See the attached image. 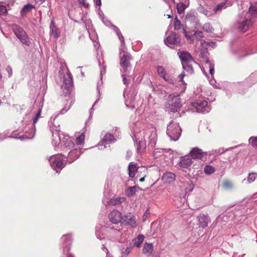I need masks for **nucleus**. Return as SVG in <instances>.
<instances>
[{"mask_svg":"<svg viewBox=\"0 0 257 257\" xmlns=\"http://www.w3.org/2000/svg\"><path fill=\"white\" fill-rule=\"evenodd\" d=\"M182 106L181 101L179 95H170L165 102V106L169 110L175 112L178 111Z\"/></svg>","mask_w":257,"mask_h":257,"instance_id":"f257e3e1","label":"nucleus"},{"mask_svg":"<svg viewBox=\"0 0 257 257\" xmlns=\"http://www.w3.org/2000/svg\"><path fill=\"white\" fill-rule=\"evenodd\" d=\"M12 30L16 36L23 44L27 46L30 45V41L27 33L22 27L17 25H14L12 26Z\"/></svg>","mask_w":257,"mask_h":257,"instance_id":"f03ea898","label":"nucleus"},{"mask_svg":"<svg viewBox=\"0 0 257 257\" xmlns=\"http://www.w3.org/2000/svg\"><path fill=\"white\" fill-rule=\"evenodd\" d=\"M73 79L70 72L68 71L66 75L64 76L62 89L63 93L66 96L69 94L72 89Z\"/></svg>","mask_w":257,"mask_h":257,"instance_id":"7ed1b4c3","label":"nucleus"},{"mask_svg":"<svg viewBox=\"0 0 257 257\" xmlns=\"http://www.w3.org/2000/svg\"><path fill=\"white\" fill-rule=\"evenodd\" d=\"M181 129L177 123H171L167 126V134L174 141L177 140L181 135Z\"/></svg>","mask_w":257,"mask_h":257,"instance_id":"20e7f679","label":"nucleus"},{"mask_svg":"<svg viewBox=\"0 0 257 257\" xmlns=\"http://www.w3.org/2000/svg\"><path fill=\"white\" fill-rule=\"evenodd\" d=\"M49 162L52 168L55 170L57 169H62L64 167L63 158L61 156H55L51 157Z\"/></svg>","mask_w":257,"mask_h":257,"instance_id":"39448f33","label":"nucleus"},{"mask_svg":"<svg viewBox=\"0 0 257 257\" xmlns=\"http://www.w3.org/2000/svg\"><path fill=\"white\" fill-rule=\"evenodd\" d=\"M108 218L110 221L114 224L122 223L123 219L122 213L116 210L111 211L108 214Z\"/></svg>","mask_w":257,"mask_h":257,"instance_id":"423d86ee","label":"nucleus"},{"mask_svg":"<svg viewBox=\"0 0 257 257\" xmlns=\"http://www.w3.org/2000/svg\"><path fill=\"white\" fill-rule=\"evenodd\" d=\"M122 223L130 225L133 228H135L137 226V218L131 213H127L124 215Z\"/></svg>","mask_w":257,"mask_h":257,"instance_id":"0eeeda50","label":"nucleus"},{"mask_svg":"<svg viewBox=\"0 0 257 257\" xmlns=\"http://www.w3.org/2000/svg\"><path fill=\"white\" fill-rule=\"evenodd\" d=\"M208 102L206 100H199L197 102L192 103V105L194 108H195L196 111L197 112H204L207 111L206 107L207 106Z\"/></svg>","mask_w":257,"mask_h":257,"instance_id":"6e6552de","label":"nucleus"},{"mask_svg":"<svg viewBox=\"0 0 257 257\" xmlns=\"http://www.w3.org/2000/svg\"><path fill=\"white\" fill-rule=\"evenodd\" d=\"M81 154V148H74L70 151L67 157V161L69 163H72L77 159Z\"/></svg>","mask_w":257,"mask_h":257,"instance_id":"1a4fd4ad","label":"nucleus"},{"mask_svg":"<svg viewBox=\"0 0 257 257\" xmlns=\"http://www.w3.org/2000/svg\"><path fill=\"white\" fill-rule=\"evenodd\" d=\"M158 75L162 77L165 81L170 83L174 84L175 81L169 76L166 75V72L165 69L163 66H158L157 68ZM176 80H175V82Z\"/></svg>","mask_w":257,"mask_h":257,"instance_id":"9d476101","label":"nucleus"},{"mask_svg":"<svg viewBox=\"0 0 257 257\" xmlns=\"http://www.w3.org/2000/svg\"><path fill=\"white\" fill-rule=\"evenodd\" d=\"M192 164V159L188 156H184L181 157L178 165L183 169H188Z\"/></svg>","mask_w":257,"mask_h":257,"instance_id":"9b49d317","label":"nucleus"},{"mask_svg":"<svg viewBox=\"0 0 257 257\" xmlns=\"http://www.w3.org/2000/svg\"><path fill=\"white\" fill-rule=\"evenodd\" d=\"M185 76V72H183L178 76V85L176 86V87L178 88V91L180 93H183L186 88V83H185L184 81L183 80L184 77Z\"/></svg>","mask_w":257,"mask_h":257,"instance_id":"f8f14e48","label":"nucleus"},{"mask_svg":"<svg viewBox=\"0 0 257 257\" xmlns=\"http://www.w3.org/2000/svg\"><path fill=\"white\" fill-rule=\"evenodd\" d=\"M205 154L198 148H193L189 153L191 157L193 159H201Z\"/></svg>","mask_w":257,"mask_h":257,"instance_id":"ddd939ff","label":"nucleus"},{"mask_svg":"<svg viewBox=\"0 0 257 257\" xmlns=\"http://www.w3.org/2000/svg\"><path fill=\"white\" fill-rule=\"evenodd\" d=\"M180 2L177 4L176 8L177 12L179 14L184 13L186 8L189 6V0H180Z\"/></svg>","mask_w":257,"mask_h":257,"instance_id":"4468645a","label":"nucleus"},{"mask_svg":"<svg viewBox=\"0 0 257 257\" xmlns=\"http://www.w3.org/2000/svg\"><path fill=\"white\" fill-rule=\"evenodd\" d=\"M176 175L171 172H166L162 177V181L164 184H170L175 180Z\"/></svg>","mask_w":257,"mask_h":257,"instance_id":"2eb2a0df","label":"nucleus"},{"mask_svg":"<svg viewBox=\"0 0 257 257\" xmlns=\"http://www.w3.org/2000/svg\"><path fill=\"white\" fill-rule=\"evenodd\" d=\"M197 219L199 224L202 228H205L207 226L208 222L210 221L209 217L207 215L201 214L197 216Z\"/></svg>","mask_w":257,"mask_h":257,"instance_id":"dca6fc26","label":"nucleus"},{"mask_svg":"<svg viewBox=\"0 0 257 257\" xmlns=\"http://www.w3.org/2000/svg\"><path fill=\"white\" fill-rule=\"evenodd\" d=\"M252 22L251 20H246L239 23L237 28L239 31L245 32L248 30L249 28L252 25Z\"/></svg>","mask_w":257,"mask_h":257,"instance_id":"f3484780","label":"nucleus"},{"mask_svg":"<svg viewBox=\"0 0 257 257\" xmlns=\"http://www.w3.org/2000/svg\"><path fill=\"white\" fill-rule=\"evenodd\" d=\"M178 54H179V57L182 62L183 65H184L185 63L190 62L192 60L191 55L187 52L182 51L178 53Z\"/></svg>","mask_w":257,"mask_h":257,"instance_id":"a211bd4d","label":"nucleus"},{"mask_svg":"<svg viewBox=\"0 0 257 257\" xmlns=\"http://www.w3.org/2000/svg\"><path fill=\"white\" fill-rule=\"evenodd\" d=\"M131 59L130 56L127 54H124L120 57V65L124 68V70L129 66Z\"/></svg>","mask_w":257,"mask_h":257,"instance_id":"6ab92c4d","label":"nucleus"},{"mask_svg":"<svg viewBox=\"0 0 257 257\" xmlns=\"http://www.w3.org/2000/svg\"><path fill=\"white\" fill-rule=\"evenodd\" d=\"M165 42L169 45H177L180 41L176 34L173 33L167 38Z\"/></svg>","mask_w":257,"mask_h":257,"instance_id":"aec40b11","label":"nucleus"},{"mask_svg":"<svg viewBox=\"0 0 257 257\" xmlns=\"http://www.w3.org/2000/svg\"><path fill=\"white\" fill-rule=\"evenodd\" d=\"M125 201V198L124 197H119L116 198L113 197L109 200L108 204L110 205L116 206L121 204Z\"/></svg>","mask_w":257,"mask_h":257,"instance_id":"412c9836","label":"nucleus"},{"mask_svg":"<svg viewBox=\"0 0 257 257\" xmlns=\"http://www.w3.org/2000/svg\"><path fill=\"white\" fill-rule=\"evenodd\" d=\"M154 249V246L153 243H145L143 248V252L144 253L146 254L147 256L150 255Z\"/></svg>","mask_w":257,"mask_h":257,"instance_id":"4be33fe9","label":"nucleus"},{"mask_svg":"<svg viewBox=\"0 0 257 257\" xmlns=\"http://www.w3.org/2000/svg\"><path fill=\"white\" fill-rule=\"evenodd\" d=\"M138 168L136 164L131 162L128 167V174L130 177H134L137 172Z\"/></svg>","mask_w":257,"mask_h":257,"instance_id":"5701e85b","label":"nucleus"},{"mask_svg":"<svg viewBox=\"0 0 257 257\" xmlns=\"http://www.w3.org/2000/svg\"><path fill=\"white\" fill-rule=\"evenodd\" d=\"M50 29L51 35L55 39H57L60 36V32L58 29L54 25L53 21L51 22Z\"/></svg>","mask_w":257,"mask_h":257,"instance_id":"b1692460","label":"nucleus"},{"mask_svg":"<svg viewBox=\"0 0 257 257\" xmlns=\"http://www.w3.org/2000/svg\"><path fill=\"white\" fill-rule=\"evenodd\" d=\"M139 189V187L136 186L129 187L125 190L126 195L128 197H132L136 194Z\"/></svg>","mask_w":257,"mask_h":257,"instance_id":"393cba45","label":"nucleus"},{"mask_svg":"<svg viewBox=\"0 0 257 257\" xmlns=\"http://www.w3.org/2000/svg\"><path fill=\"white\" fill-rule=\"evenodd\" d=\"M149 138L150 141L149 145L153 148L155 147L157 141L156 133L155 132H152Z\"/></svg>","mask_w":257,"mask_h":257,"instance_id":"a878e982","label":"nucleus"},{"mask_svg":"<svg viewBox=\"0 0 257 257\" xmlns=\"http://www.w3.org/2000/svg\"><path fill=\"white\" fill-rule=\"evenodd\" d=\"M144 240V236L143 234H139L134 240V245L137 247H140Z\"/></svg>","mask_w":257,"mask_h":257,"instance_id":"bb28decb","label":"nucleus"},{"mask_svg":"<svg viewBox=\"0 0 257 257\" xmlns=\"http://www.w3.org/2000/svg\"><path fill=\"white\" fill-rule=\"evenodd\" d=\"M102 140L106 144H109L114 141L115 139L112 134L107 133L103 137Z\"/></svg>","mask_w":257,"mask_h":257,"instance_id":"cd10ccee","label":"nucleus"},{"mask_svg":"<svg viewBox=\"0 0 257 257\" xmlns=\"http://www.w3.org/2000/svg\"><path fill=\"white\" fill-rule=\"evenodd\" d=\"M85 135L84 133H81L76 139V144L77 146H81L84 144Z\"/></svg>","mask_w":257,"mask_h":257,"instance_id":"c85d7f7f","label":"nucleus"},{"mask_svg":"<svg viewBox=\"0 0 257 257\" xmlns=\"http://www.w3.org/2000/svg\"><path fill=\"white\" fill-rule=\"evenodd\" d=\"M64 148H66L68 150H71L75 147V145L74 142L70 139H68L66 140L64 144Z\"/></svg>","mask_w":257,"mask_h":257,"instance_id":"c756f323","label":"nucleus"},{"mask_svg":"<svg viewBox=\"0 0 257 257\" xmlns=\"http://www.w3.org/2000/svg\"><path fill=\"white\" fill-rule=\"evenodd\" d=\"M203 30L208 33L212 32L213 30V27L211 26V25L209 23H206L204 24L202 27Z\"/></svg>","mask_w":257,"mask_h":257,"instance_id":"7c9ffc66","label":"nucleus"},{"mask_svg":"<svg viewBox=\"0 0 257 257\" xmlns=\"http://www.w3.org/2000/svg\"><path fill=\"white\" fill-rule=\"evenodd\" d=\"M257 178V173H251L248 174L247 181L248 183L253 182Z\"/></svg>","mask_w":257,"mask_h":257,"instance_id":"2f4dec72","label":"nucleus"},{"mask_svg":"<svg viewBox=\"0 0 257 257\" xmlns=\"http://www.w3.org/2000/svg\"><path fill=\"white\" fill-rule=\"evenodd\" d=\"M34 8V6L32 5L27 4L23 8L22 10V13L23 14L30 12Z\"/></svg>","mask_w":257,"mask_h":257,"instance_id":"473e14b6","label":"nucleus"},{"mask_svg":"<svg viewBox=\"0 0 257 257\" xmlns=\"http://www.w3.org/2000/svg\"><path fill=\"white\" fill-rule=\"evenodd\" d=\"M204 171L206 174L210 175L214 172L215 169L211 166L207 165L205 167Z\"/></svg>","mask_w":257,"mask_h":257,"instance_id":"72a5a7b5","label":"nucleus"},{"mask_svg":"<svg viewBox=\"0 0 257 257\" xmlns=\"http://www.w3.org/2000/svg\"><path fill=\"white\" fill-rule=\"evenodd\" d=\"M198 10H199V12L200 13L204 14V15H205L207 17H210V16L212 15V14H211L210 12H209L206 9L203 8L202 6H200V7L198 9Z\"/></svg>","mask_w":257,"mask_h":257,"instance_id":"f704fd0d","label":"nucleus"},{"mask_svg":"<svg viewBox=\"0 0 257 257\" xmlns=\"http://www.w3.org/2000/svg\"><path fill=\"white\" fill-rule=\"evenodd\" d=\"M249 143L252 147L257 148V137H252L249 139Z\"/></svg>","mask_w":257,"mask_h":257,"instance_id":"c9c22d12","label":"nucleus"},{"mask_svg":"<svg viewBox=\"0 0 257 257\" xmlns=\"http://www.w3.org/2000/svg\"><path fill=\"white\" fill-rule=\"evenodd\" d=\"M174 29L175 30H179L181 27V22L179 20L177 17H176L174 19Z\"/></svg>","mask_w":257,"mask_h":257,"instance_id":"e433bc0d","label":"nucleus"},{"mask_svg":"<svg viewBox=\"0 0 257 257\" xmlns=\"http://www.w3.org/2000/svg\"><path fill=\"white\" fill-rule=\"evenodd\" d=\"M222 185L225 189H230L233 186L232 183L228 180H224L222 182Z\"/></svg>","mask_w":257,"mask_h":257,"instance_id":"4c0bfd02","label":"nucleus"},{"mask_svg":"<svg viewBox=\"0 0 257 257\" xmlns=\"http://www.w3.org/2000/svg\"><path fill=\"white\" fill-rule=\"evenodd\" d=\"M193 36H194L196 40H200V39L204 37V35L203 34V32L201 31H196L193 34Z\"/></svg>","mask_w":257,"mask_h":257,"instance_id":"58836bf2","label":"nucleus"},{"mask_svg":"<svg viewBox=\"0 0 257 257\" xmlns=\"http://www.w3.org/2000/svg\"><path fill=\"white\" fill-rule=\"evenodd\" d=\"M225 2H222L218 5H217L214 9L213 11L215 13L217 11L221 10L225 5Z\"/></svg>","mask_w":257,"mask_h":257,"instance_id":"ea45409f","label":"nucleus"},{"mask_svg":"<svg viewBox=\"0 0 257 257\" xmlns=\"http://www.w3.org/2000/svg\"><path fill=\"white\" fill-rule=\"evenodd\" d=\"M7 13V10L5 6H0V15H6Z\"/></svg>","mask_w":257,"mask_h":257,"instance_id":"a19ab883","label":"nucleus"},{"mask_svg":"<svg viewBox=\"0 0 257 257\" xmlns=\"http://www.w3.org/2000/svg\"><path fill=\"white\" fill-rule=\"evenodd\" d=\"M206 62L207 64H208L209 65L210 74L212 75L213 72L214 71L213 66H212V65L211 64V63H210V62H209V61L208 60H207L206 61Z\"/></svg>","mask_w":257,"mask_h":257,"instance_id":"79ce46f5","label":"nucleus"},{"mask_svg":"<svg viewBox=\"0 0 257 257\" xmlns=\"http://www.w3.org/2000/svg\"><path fill=\"white\" fill-rule=\"evenodd\" d=\"M80 4L82 5L85 8H88L89 5L87 3L86 0H78Z\"/></svg>","mask_w":257,"mask_h":257,"instance_id":"37998d69","label":"nucleus"},{"mask_svg":"<svg viewBox=\"0 0 257 257\" xmlns=\"http://www.w3.org/2000/svg\"><path fill=\"white\" fill-rule=\"evenodd\" d=\"M41 113V110H39V111L38 112V113L36 114V116L33 120V122L34 124H35L37 122L38 119H39V118L40 116Z\"/></svg>","mask_w":257,"mask_h":257,"instance_id":"c03bdc74","label":"nucleus"},{"mask_svg":"<svg viewBox=\"0 0 257 257\" xmlns=\"http://www.w3.org/2000/svg\"><path fill=\"white\" fill-rule=\"evenodd\" d=\"M184 32L185 36L186 38L188 40H193V36H194L190 35L188 34V32H186L185 30H184Z\"/></svg>","mask_w":257,"mask_h":257,"instance_id":"a18cd8bd","label":"nucleus"},{"mask_svg":"<svg viewBox=\"0 0 257 257\" xmlns=\"http://www.w3.org/2000/svg\"><path fill=\"white\" fill-rule=\"evenodd\" d=\"M62 239L65 240L66 241H67L68 242L71 240V236L70 235H64L62 237Z\"/></svg>","mask_w":257,"mask_h":257,"instance_id":"49530a36","label":"nucleus"},{"mask_svg":"<svg viewBox=\"0 0 257 257\" xmlns=\"http://www.w3.org/2000/svg\"><path fill=\"white\" fill-rule=\"evenodd\" d=\"M253 10H254V11H250V7L249 8V12L250 14V15L252 16L257 14V9L255 7L253 9Z\"/></svg>","mask_w":257,"mask_h":257,"instance_id":"de8ad7c7","label":"nucleus"},{"mask_svg":"<svg viewBox=\"0 0 257 257\" xmlns=\"http://www.w3.org/2000/svg\"><path fill=\"white\" fill-rule=\"evenodd\" d=\"M224 152V151L223 149H219L216 150L215 151V153L220 154H222Z\"/></svg>","mask_w":257,"mask_h":257,"instance_id":"09e8293b","label":"nucleus"},{"mask_svg":"<svg viewBox=\"0 0 257 257\" xmlns=\"http://www.w3.org/2000/svg\"><path fill=\"white\" fill-rule=\"evenodd\" d=\"M95 4L97 6H100L101 5V0H94Z\"/></svg>","mask_w":257,"mask_h":257,"instance_id":"8fccbe9b","label":"nucleus"},{"mask_svg":"<svg viewBox=\"0 0 257 257\" xmlns=\"http://www.w3.org/2000/svg\"><path fill=\"white\" fill-rule=\"evenodd\" d=\"M70 106L68 107V108H63L61 110V113L62 114H63V113H64L66 112L67 111V110H68L69 109H70Z\"/></svg>","mask_w":257,"mask_h":257,"instance_id":"3c124183","label":"nucleus"},{"mask_svg":"<svg viewBox=\"0 0 257 257\" xmlns=\"http://www.w3.org/2000/svg\"><path fill=\"white\" fill-rule=\"evenodd\" d=\"M255 7L257 9V2L250 6V11H253V10Z\"/></svg>","mask_w":257,"mask_h":257,"instance_id":"603ef678","label":"nucleus"},{"mask_svg":"<svg viewBox=\"0 0 257 257\" xmlns=\"http://www.w3.org/2000/svg\"><path fill=\"white\" fill-rule=\"evenodd\" d=\"M7 71L9 73V77H11L12 74V70L10 67L7 68Z\"/></svg>","mask_w":257,"mask_h":257,"instance_id":"864d4df0","label":"nucleus"},{"mask_svg":"<svg viewBox=\"0 0 257 257\" xmlns=\"http://www.w3.org/2000/svg\"><path fill=\"white\" fill-rule=\"evenodd\" d=\"M123 82L124 84H128V80L125 77H123Z\"/></svg>","mask_w":257,"mask_h":257,"instance_id":"5fc2aeb1","label":"nucleus"},{"mask_svg":"<svg viewBox=\"0 0 257 257\" xmlns=\"http://www.w3.org/2000/svg\"><path fill=\"white\" fill-rule=\"evenodd\" d=\"M201 45L202 46H204V45L205 44L206 45L207 44V43L204 41V40H201V43H200Z\"/></svg>","mask_w":257,"mask_h":257,"instance_id":"6e6d98bb","label":"nucleus"},{"mask_svg":"<svg viewBox=\"0 0 257 257\" xmlns=\"http://www.w3.org/2000/svg\"><path fill=\"white\" fill-rule=\"evenodd\" d=\"M146 177V175H145L143 177L141 178L139 180L140 182H143L145 180V178Z\"/></svg>","mask_w":257,"mask_h":257,"instance_id":"4d7b16f0","label":"nucleus"},{"mask_svg":"<svg viewBox=\"0 0 257 257\" xmlns=\"http://www.w3.org/2000/svg\"><path fill=\"white\" fill-rule=\"evenodd\" d=\"M145 149V147H143V150H141V148H138V149H137V150H138V151L139 152H141V153L142 152H143V151H144V150Z\"/></svg>","mask_w":257,"mask_h":257,"instance_id":"13d9d810","label":"nucleus"},{"mask_svg":"<svg viewBox=\"0 0 257 257\" xmlns=\"http://www.w3.org/2000/svg\"><path fill=\"white\" fill-rule=\"evenodd\" d=\"M46 0H40V1L41 2V3H43Z\"/></svg>","mask_w":257,"mask_h":257,"instance_id":"bf43d9fd","label":"nucleus"},{"mask_svg":"<svg viewBox=\"0 0 257 257\" xmlns=\"http://www.w3.org/2000/svg\"><path fill=\"white\" fill-rule=\"evenodd\" d=\"M257 194V192L254 193L253 195H252V197H254L255 196V195Z\"/></svg>","mask_w":257,"mask_h":257,"instance_id":"052dcab7","label":"nucleus"},{"mask_svg":"<svg viewBox=\"0 0 257 257\" xmlns=\"http://www.w3.org/2000/svg\"><path fill=\"white\" fill-rule=\"evenodd\" d=\"M168 18H171V16L170 15H168Z\"/></svg>","mask_w":257,"mask_h":257,"instance_id":"680f3d73","label":"nucleus"},{"mask_svg":"<svg viewBox=\"0 0 257 257\" xmlns=\"http://www.w3.org/2000/svg\"><path fill=\"white\" fill-rule=\"evenodd\" d=\"M172 1L173 2V3H175V0H172Z\"/></svg>","mask_w":257,"mask_h":257,"instance_id":"e2e57ef3","label":"nucleus"}]
</instances>
